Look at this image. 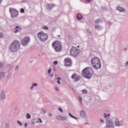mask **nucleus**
Listing matches in <instances>:
<instances>
[{
    "instance_id": "1",
    "label": "nucleus",
    "mask_w": 128,
    "mask_h": 128,
    "mask_svg": "<svg viewBox=\"0 0 128 128\" xmlns=\"http://www.w3.org/2000/svg\"><path fill=\"white\" fill-rule=\"evenodd\" d=\"M93 72H94L92 71V68H86L82 72V76L85 78H88V80H90V78H92V76Z\"/></svg>"
},
{
    "instance_id": "2",
    "label": "nucleus",
    "mask_w": 128,
    "mask_h": 128,
    "mask_svg": "<svg viewBox=\"0 0 128 128\" xmlns=\"http://www.w3.org/2000/svg\"><path fill=\"white\" fill-rule=\"evenodd\" d=\"M91 64L93 66V68H96V70H98V68H100V67L102 66L100 59L96 57H94L92 58Z\"/></svg>"
},
{
    "instance_id": "3",
    "label": "nucleus",
    "mask_w": 128,
    "mask_h": 128,
    "mask_svg": "<svg viewBox=\"0 0 128 128\" xmlns=\"http://www.w3.org/2000/svg\"><path fill=\"white\" fill-rule=\"evenodd\" d=\"M52 46L56 52H62V42L58 40L54 41L52 43Z\"/></svg>"
},
{
    "instance_id": "4",
    "label": "nucleus",
    "mask_w": 128,
    "mask_h": 128,
    "mask_svg": "<svg viewBox=\"0 0 128 128\" xmlns=\"http://www.w3.org/2000/svg\"><path fill=\"white\" fill-rule=\"evenodd\" d=\"M20 42L18 40H16L14 42H12L10 46V52H18L20 49Z\"/></svg>"
},
{
    "instance_id": "5",
    "label": "nucleus",
    "mask_w": 128,
    "mask_h": 128,
    "mask_svg": "<svg viewBox=\"0 0 128 128\" xmlns=\"http://www.w3.org/2000/svg\"><path fill=\"white\" fill-rule=\"evenodd\" d=\"M37 36L41 42H46L48 40V34L44 33V32H39L37 34Z\"/></svg>"
},
{
    "instance_id": "6",
    "label": "nucleus",
    "mask_w": 128,
    "mask_h": 128,
    "mask_svg": "<svg viewBox=\"0 0 128 128\" xmlns=\"http://www.w3.org/2000/svg\"><path fill=\"white\" fill-rule=\"evenodd\" d=\"M10 12L12 18H18V11L14 8H10Z\"/></svg>"
},
{
    "instance_id": "7",
    "label": "nucleus",
    "mask_w": 128,
    "mask_h": 128,
    "mask_svg": "<svg viewBox=\"0 0 128 128\" xmlns=\"http://www.w3.org/2000/svg\"><path fill=\"white\" fill-rule=\"evenodd\" d=\"M80 49H76V48L73 47L70 49V54L72 56H78V54H80Z\"/></svg>"
},
{
    "instance_id": "8",
    "label": "nucleus",
    "mask_w": 128,
    "mask_h": 128,
    "mask_svg": "<svg viewBox=\"0 0 128 128\" xmlns=\"http://www.w3.org/2000/svg\"><path fill=\"white\" fill-rule=\"evenodd\" d=\"M28 42H30V38L28 37H25L23 40H22L21 44L26 46L27 44H28Z\"/></svg>"
},
{
    "instance_id": "9",
    "label": "nucleus",
    "mask_w": 128,
    "mask_h": 128,
    "mask_svg": "<svg viewBox=\"0 0 128 128\" xmlns=\"http://www.w3.org/2000/svg\"><path fill=\"white\" fill-rule=\"evenodd\" d=\"M106 124L108 126H114V122H112V120L110 118V117H108L106 118Z\"/></svg>"
},
{
    "instance_id": "10",
    "label": "nucleus",
    "mask_w": 128,
    "mask_h": 128,
    "mask_svg": "<svg viewBox=\"0 0 128 128\" xmlns=\"http://www.w3.org/2000/svg\"><path fill=\"white\" fill-rule=\"evenodd\" d=\"M65 66H72V60L70 58H65Z\"/></svg>"
},
{
    "instance_id": "11",
    "label": "nucleus",
    "mask_w": 128,
    "mask_h": 128,
    "mask_svg": "<svg viewBox=\"0 0 128 128\" xmlns=\"http://www.w3.org/2000/svg\"><path fill=\"white\" fill-rule=\"evenodd\" d=\"M116 10L120 12H126V8L120 7V6H117L116 8Z\"/></svg>"
},
{
    "instance_id": "12",
    "label": "nucleus",
    "mask_w": 128,
    "mask_h": 128,
    "mask_svg": "<svg viewBox=\"0 0 128 128\" xmlns=\"http://www.w3.org/2000/svg\"><path fill=\"white\" fill-rule=\"evenodd\" d=\"M6 98V93L4 90H2L0 94V100H2Z\"/></svg>"
},
{
    "instance_id": "13",
    "label": "nucleus",
    "mask_w": 128,
    "mask_h": 128,
    "mask_svg": "<svg viewBox=\"0 0 128 128\" xmlns=\"http://www.w3.org/2000/svg\"><path fill=\"white\" fill-rule=\"evenodd\" d=\"M86 112L84 110H81L80 112V116L82 118H84L86 116Z\"/></svg>"
},
{
    "instance_id": "14",
    "label": "nucleus",
    "mask_w": 128,
    "mask_h": 128,
    "mask_svg": "<svg viewBox=\"0 0 128 128\" xmlns=\"http://www.w3.org/2000/svg\"><path fill=\"white\" fill-rule=\"evenodd\" d=\"M14 34H18L20 32V30H22V28H20L18 26H16L14 28Z\"/></svg>"
},
{
    "instance_id": "15",
    "label": "nucleus",
    "mask_w": 128,
    "mask_h": 128,
    "mask_svg": "<svg viewBox=\"0 0 128 128\" xmlns=\"http://www.w3.org/2000/svg\"><path fill=\"white\" fill-rule=\"evenodd\" d=\"M54 6H56V5L54 4H48L46 6V8H50V10H52V8H54Z\"/></svg>"
},
{
    "instance_id": "16",
    "label": "nucleus",
    "mask_w": 128,
    "mask_h": 128,
    "mask_svg": "<svg viewBox=\"0 0 128 128\" xmlns=\"http://www.w3.org/2000/svg\"><path fill=\"white\" fill-rule=\"evenodd\" d=\"M95 28H96V30H102V27L98 25H96Z\"/></svg>"
},
{
    "instance_id": "17",
    "label": "nucleus",
    "mask_w": 128,
    "mask_h": 128,
    "mask_svg": "<svg viewBox=\"0 0 128 128\" xmlns=\"http://www.w3.org/2000/svg\"><path fill=\"white\" fill-rule=\"evenodd\" d=\"M4 78V72H2L0 73V80H2Z\"/></svg>"
},
{
    "instance_id": "18",
    "label": "nucleus",
    "mask_w": 128,
    "mask_h": 128,
    "mask_svg": "<svg viewBox=\"0 0 128 128\" xmlns=\"http://www.w3.org/2000/svg\"><path fill=\"white\" fill-rule=\"evenodd\" d=\"M76 18H78V20H82V14H78L76 16Z\"/></svg>"
},
{
    "instance_id": "19",
    "label": "nucleus",
    "mask_w": 128,
    "mask_h": 128,
    "mask_svg": "<svg viewBox=\"0 0 128 128\" xmlns=\"http://www.w3.org/2000/svg\"><path fill=\"white\" fill-rule=\"evenodd\" d=\"M80 80V76L78 75H77V76L74 78V82H78Z\"/></svg>"
},
{
    "instance_id": "20",
    "label": "nucleus",
    "mask_w": 128,
    "mask_h": 128,
    "mask_svg": "<svg viewBox=\"0 0 128 128\" xmlns=\"http://www.w3.org/2000/svg\"><path fill=\"white\" fill-rule=\"evenodd\" d=\"M78 76V74L76 73H74L71 76V78L74 80V78H76V77Z\"/></svg>"
},
{
    "instance_id": "21",
    "label": "nucleus",
    "mask_w": 128,
    "mask_h": 128,
    "mask_svg": "<svg viewBox=\"0 0 128 128\" xmlns=\"http://www.w3.org/2000/svg\"><path fill=\"white\" fill-rule=\"evenodd\" d=\"M32 122L33 124H36V122H38V120L36 119H33L32 120Z\"/></svg>"
},
{
    "instance_id": "22",
    "label": "nucleus",
    "mask_w": 128,
    "mask_h": 128,
    "mask_svg": "<svg viewBox=\"0 0 128 128\" xmlns=\"http://www.w3.org/2000/svg\"><path fill=\"white\" fill-rule=\"evenodd\" d=\"M62 116H56V118L58 120H62Z\"/></svg>"
},
{
    "instance_id": "23",
    "label": "nucleus",
    "mask_w": 128,
    "mask_h": 128,
    "mask_svg": "<svg viewBox=\"0 0 128 128\" xmlns=\"http://www.w3.org/2000/svg\"><path fill=\"white\" fill-rule=\"evenodd\" d=\"M16 122L18 126H22L23 124H22V122H20L18 120Z\"/></svg>"
},
{
    "instance_id": "24",
    "label": "nucleus",
    "mask_w": 128,
    "mask_h": 128,
    "mask_svg": "<svg viewBox=\"0 0 128 128\" xmlns=\"http://www.w3.org/2000/svg\"><path fill=\"white\" fill-rule=\"evenodd\" d=\"M30 118H32V116H30V114H27L26 115V118H28V120H30Z\"/></svg>"
},
{
    "instance_id": "25",
    "label": "nucleus",
    "mask_w": 128,
    "mask_h": 128,
    "mask_svg": "<svg viewBox=\"0 0 128 128\" xmlns=\"http://www.w3.org/2000/svg\"><path fill=\"white\" fill-rule=\"evenodd\" d=\"M56 80H58L57 81L58 84H60V80H62V78L58 77V78H57Z\"/></svg>"
},
{
    "instance_id": "26",
    "label": "nucleus",
    "mask_w": 128,
    "mask_h": 128,
    "mask_svg": "<svg viewBox=\"0 0 128 128\" xmlns=\"http://www.w3.org/2000/svg\"><path fill=\"white\" fill-rule=\"evenodd\" d=\"M82 92L84 94H88V90H86V89H84L82 90Z\"/></svg>"
},
{
    "instance_id": "27",
    "label": "nucleus",
    "mask_w": 128,
    "mask_h": 128,
    "mask_svg": "<svg viewBox=\"0 0 128 128\" xmlns=\"http://www.w3.org/2000/svg\"><path fill=\"white\" fill-rule=\"evenodd\" d=\"M10 126L8 123H6L5 124V128H10Z\"/></svg>"
},
{
    "instance_id": "28",
    "label": "nucleus",
    "mask_w": 128,
    "mask_h": 128,
    "mask_svg": "<svg viewBox=\"0 0 128 128\" xmlns=\"http://www.w3.org/2000/svg\"><path fill=\"white\" fill-rule=\"evenodd\" d=\"M68 120V118L62 116V117L61 118V120Z\"/></svg>"
},
{
    "instance_id": "29",
    "label": "nucleus",
    "mask_w": 128,
    "mask_h": 128,
    "mask_svg": "<svg viewBox=\"0 0 128 128\" xmlns=\"http://www.w3.org/2000/svg\"><path fill=\"white\" fill-rule=\"evenodd\" d=\"M41 110H42L43 114H46V110H44V108H42Z\"/></svg>"
},
{
    "instance_id": "30",
    "label": "nucleus",
    "mask_w": 128,
    "mask_h": 128,
    "mask_svg": "<svg viewBox=\"0 0 128 128\" xmlns=\"http://www.w3.org/2000/svg\"><path fill=\"white\" fill-rule=\"evenodd\" d=\"M115 124L116 126H120V122L118 120H116Z\"/></svg>"
},
{
    "instance_id": "31",
    "label": "nucleus",
    "mask_w": 128,
    "mask_h": 128,
    "mask_svg": "<svg viewBox=\"0 0 128 128\" xmlns=\"http://www.w3.org/2000/svg\"><path fill=\"white\" fill-rule=\"evenodd\" d=\"M100 20H95V24H100Z\"/></svg>"
},
{
    "instance_id": "32",
    "label": "nucleus",
    "mask_w": 128,
    "mask_h": 128,
    "mask_svg": "<svg viewBox=\"0 0 128 128\" xmlns=\"http://www.w3.org/2000/svg\"><path fill=\"white\" fill-rule=\"evenodd\" d=\"M4 66V64L0 62V68H2Z\"/></svg>"
},
{
    "instance_id": "33",
    "label": "nucleus",
    "mask_w": 128,
    "mask_h": 128,
    "mask_svg": "<svg viewBox=\"0 0 128 128\" xmlns=\"http://www.w3.org/2000/svg\"><path fill=\"white\" fill-rule=\"evenodd\" d=\"M33 86H38V83H34L32 84Z\"/></svg>"
},
{
    "instance_id": "34",
    "label": "nucleus",
    "mask_w": 128,
    "mask_h": 128,
    "mask_svg": "<svg viewBox=\"0 0 128 128\" xmlns=\"http://www.w3.org/2000/svg\"><path fill=\"white\" fill-rule=\"evenodd\" d=\"M20 12H22V14H24V9L23 8H22L20 9Z\"/></svg>"
},
{
    "instance_id": "35",
    "label": "nucleus",
    "mask_w": 128,
    "mask_h": 128,
    "mask_svg": "<svg viewBox=\"0 0 128 128\" xmlns=\"http://www.w3.org/2000/svg\"><path fill=\"white\" fill-rule=\"evenodd\" d=\"M44 30H48V27L46 26H44Z\"/></svg>"
},
{
    "instance_id": "36",
    "label": "nucleus",
    "mask_w": 128,
    "mask_h": 128,
    "mask_svg": "<svg viewBox=\"0 0 128 128\" xmlns=\"http://www.w3.org/2000/svg\"><path fill=\"white\" fill-rule=\"evenodd\" d=\"M4 36V34L2 32H0V38H2Z\"/></svg>"
},
{
    "instance_id": "37",
    "label": "nucleus",
    "mask_w": 128,
    "mask_h": 128,
    "mask_svg": "<svg viewBox=\"0 0 128 128\" xmlns=\"http://www.w3.org/2000/svg\"><path fill=\"white\" fill-rule=\"evenodd\" d=\"M58 110H60V112H64L62 109V108H58Z\"/></svg>"
},
{
    "instance_id": "38",
    "label": "nucleus",
    "mask_w": 128,
    "mask_h": 128,
    "mask_svg": "<svg viewBox=\"0 0 128 128\" xmlns=\"http://www.w3.org/2000/svg\"><path fill=\"white\" fill-rule=\"evenodd\" d=\"M114 126H106V128H114Z\"/></svg>"
},
{
    "instance_id": "39",
    "label": "nucleus",
    "mask_w": 128,
    "mask_h": 128,
    "mask_svg": "<svg viewBox=\"0 0 128 128\" xmlns=\"http://www.w3.org/2000/svg\"><path fill=\"white\" fill-rule=\"evenodd\" d=\"M54 64H55V66H56V64H58V61H54Z\"/></svg>"
},
{
    "instance_id": "40",
    "label": "nucleus",
    "mask_w": 128,
    "mask_h": 128,
    "mask_svg": "<svg viewBox=\"0 0 128 128\" xmlns=\"http://www.w3.org/2000/svg\"><path fill=\"white\" fill-rule=\"evenodd\" d=\"M78 100L80 102H82V98L80 96L78 97Z\"/></svg>"
},
{
    "instance_id": "41",
    "label": "nucleus",
    "mask_w": 128,
    "mask_h": 128,
    "mask_svg": "<svg viewBox=\"0 0 128 128\" xmlns=\"http://www.w3.org/2000/svg\"><path fill=\"white\" fill-rule=\"evenodd\" d=\"M38 120L40 122V124H42V119L38 118Z\"/></svg>"
},
{
    "instance_id": "42",
    "label": "nucleus",
    "mask_w": 128,
    "mask_h": 128,
    "mask_svg": "<svg viewBox=\"0 0 128 128\" xmlns=\"http://www.w3.org/2000/svg\"><path fill=\"white\" fill-rule=\"evenodd\" d=\"M10 76H12V74H8V76H7V78H10Z\"/></svg>"
},
{
    "instance_id": "43",
    "label": "nucleus",
    "mask_w": 128,
    "mask_h": 128,
    "mask_svg": "<svg viewBox=\"0 0 128 128\" xmlns=\"http://www.w3.org/2000/svg\"><path fill=\"white\" fill-rule=\"evenodd\" d=\"M18 70V66H17L15 68V70Z\"/></svg>"
},
{
    "instance_id": "44",
    "label": "nucleus",
    "mask_w": 128,
    "mask_h": 128,
    "mask_svg": "<svg viewBox=\"0 0 128 128\" xmlns=\"http://www.w3.org/2000/svg\"><path fill=\"white\" fill-rule=\"evenodd\" d=\"M51 72H52V69L49 68V70H48V74H50Z\"/></svg>"
},
{
    "instance_id": "45",
    "label": "nucleus",
    "mask_w": 128,
    "mask_h": 128,
    "mask_svg": "<svg viewBox=\"0 0 128 128\" xmlns=\"http://www.w3.org/2000/svg\"><path fill=\"white\" fill-rule=\"evenodd\" d=\"M68 115H69L70 116L71 118H72V117L74 116H72V114H70V113H69V114H68Z\"/></svg>"
},
{
    "instance_id": "46",
    "label": "nucleus",
    "mask_w": 128,
    "mask_h": 128,
    "mask_svg": "<svg viewBox=\"0 0 128 128\" xmlns=\"http://www.w3.org/2000/svg\"><path fill=\"white\" fill-rule=\"evenodd\" d=\"M49 76H51V78H54V74H49Z\"/></svg>"
},
{
    "instance_id": "47",
    "label": "nucleus",
    "mask_w": 128,
    "mask_h": 128,
    "mask_svg": "<svg viewBox=\"0 0 128 128\" xmlns=\"http://www.w3.org/2000/svg\"><path fill=\"white\" fill-rule=\"evenodd\" d=\"M100 122H104V120H102V119L100 120Z\"/></svg>"
},
{
    "instance_id": "48",
    "label": "nucleus",
    "mask_w": 128,
    "mask_h": 128,
    "mask_svg": "<svg viewBox=\"0 0 128 128\" xmlns=\"http://www.w3.org/2000/svg\"><path fill=\"white\" fill-rule=\"evenodd\" d=\"M24 126H25V128H27V126H28V123H25Z\"/></svg>"
},
{
    "instance_id": "49",
    "label": "nucleus",
    "mask_w": 128,
    "mask_h": 128,
    "mask_svg": "<svg viewBox=\"0 0 128 128\" xmlns=\"http://www.w3.org/2000/svg\"><path fill=\"white\" fill-rule=\"evenodd\" d=\"M72 118H74V120H78V118L76 116H73V117H72Z\"/></svg>"
},
{
    "instance_id": "50",
    "label": "nucleus",
    "mask_w": 128,
    "mask_h": 128,
    "mask_svg": "<svg viewBox=\"0 0 128 128\" xmlns=\"http://www.w3.org/2000/svg\"><path fill=\"white\" fill-rule=\"evenodd\" d=\"M125 66H128V61H127V62H126V64Z\"/></svg>"
},
{
    "instance_id": "51",
    "label": "nucleus",
    "mask_w": 128,
    "mask_h": 128,
    "mask_svg": "<svg viewBox=\"0 0 128 128\" xmlns=\"http://www.w3.org/2000/svg\"><path fill=\"white\" fill-rule=\"evenodd\" d=\"M55 90H58V88L56 87Z\"/></svg>"
},
{
    "instance_id": "52",
    "label": "nucleus",
    "mask_w": 128,
    "mask_h": 128,
    "mask_svg": "<svg viewBox=\"0 0 128 128\" xmlns=\"http://www.w3.org/2000/svg\"><path fill=\"white\" fill-rule=\"evenodd\" d=\"M104 118H108V115H106V114H104Z\"/></svg>"
},
{
    "instance_id": "53",
    "label": "nucleus",
    "mask_w": 128,
    "mask_h": 128,
    "mask_svg": "<svg viewBox=\"0 0 128 128\" xmlns=\"http://www.w3.org/2000/svg\"><path fill=\"white\" fill-rule=\"evenodd\" d=\"M34 85H32L31 87H30V89L32 90L34 88Z\"/></svg>"
},
{
    "instance_id": "54",
    "label": "nucleus",
    "mask_w": 128,
    "mask_h": 128,
    "mask_svg": "<svg viewBox=\"0 0 128 128\" xmlns=\"http://www.w3.org/2000/svg\"><path fill=\"white\" fill-rule=\"evenodd\" d=\"M48 116H52V114H48Z\"/></svg>"
},
{
    "instance_id": "55",
    "label": "nucleus",
    "mask_w": 128,
    "mask_h": 128,
    "mask_svg": "<svg viewBox=\"0 0 128 128\" xmlns=\"http://www.w3.org/2000/svg\"><path fill=\"white\" fill-rule=\"evenodd\" d=\"M87 2H92V0H86Z\"/></svg>"
},
{
    "instance_id": "56",
    "label": "nucleus",
    "mask_w": 128,
    "mask_h": 128,
    "mask_svg": "<svg viewBox=\"0 0 128 128\" xmlns=\"http://www.w3.org/2000/svg\"><path fill=\"white\" fill-rule=\"evenodd\" d=\"M2 2V0H0V4Z\"/></svg>"
},
{
    "instance_id": "57",
    "label": "nucleus",
    "mask_w": 128,
    "mask_h": 128,
    "mask_svg": "<svg viewBox=\"0 0 128 128\" xmlns=\"http://www.w3.org/2000/svg\"><path fill=\"white\" fill-rule=\"evenodd\" d=\"M124 50H126V48H124Z\"/></svg>"
},
{
    "instance_id": "58",
    "label": "nucleus",
    "mask_w": 128,
    "mask_h": 128,
    "mask_svg": "<svg viewBox=\"0 0 128 128\" xmlns=\"http://www.w3.org/2000/svg\"><path fill=\"white\" fill-rule=\"evenodd\" d=\"M110 114H108V116H110Z\"/></svg>"
},
{
    "instance_id": "59",
    "label": "nucleus",
    "mask_w": 128,
    "mask_h": 128,
    "mask_svg": "<svg viewBox=\"0 0 128 128\" xmlns=\"http://www.w3.org/2000/svg\"><path fill=\"white\" fill-rule=\"evenodd\" d=\"M78 48H80V46H78Z\"/></svg>"
},
{
    "instance_id": "60",
    "label": "nucleus",
    "mask_w": 128,
    "mask_h": 128,
    "mask_svg": "<svg viewBox=\"0 0 128 128\" xmlns=\"http://www.w3.org/2000/svg\"><path fill=\"white\" fill-rule=\"evenodd\" d=\"M54 70H56V69L54 68Z\"/></svg>"
},
{
    "instance_id": "61",
    "label": "nucleus",
    "mask_w": 128,
    "mask_h": 128,
    "mask_svg": "<svg viewBox=\"0 0 128 128\" xmlns=\"http://www.w3.org/2000/svg\"><path fill=\"white\" fill-rule=\"evenodd\" d=\"M60 35H59V37H60Z\"/></svg>"
}]
</instances>
